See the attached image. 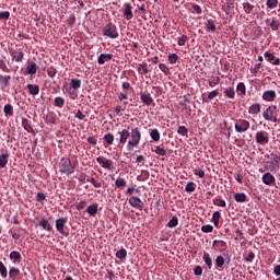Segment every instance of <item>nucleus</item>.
Segmentation results:
<instances>
[{
    "label": "nucleus",
    "instance_id": "obj_1",
    "mask_svg": "<svg viewBox=\"0 0 280 280\" xmlns=\"http://www.w3.org/2000/svg\"><path fill=\"white\" fill-rule=\"evenodd\" d=\"M142 135L139 128H122V130H118V145H126V150L128 152H132L135 148L141 143Z\"/></svg>",
    "mask_w": 280,
    "mask_h": 280
},
{
    "label": "nucleus",
    "instance_id": "obj_2",
    "mask_svg": "<svg viewBox=\"0 0 280 280\" xmlns=\"http://www.w3.org/2000/svg\"><path fill=\"white\" fill-rule=\"evenodd\" d=\"M126 194L127 196H130L129 205L133 207V209H139V211H143L145 203L138 196H133L135 187H128Z\"/></svg>",
    "mask_w": 280,
    "mask_h": 280
},
{
    "label": "nucleus",
    "instance_id": "obj_3",
    "mask_svg": "<svg viewBox=\"0 0 280 280\" xmlns=\"http://www.w3.org/2000/svg\"><path fill=\"white\" fill-rule=\"evenodd\" d=\"M59 172L61 174H66V176H70L71 174H74L75 167L72 165V161L70 159H61L59 163Z\"/></svg>",
    "mask_w": 280,
    "mask_h": 280
},
{
    "label": "nucleus",
    "instance_id": "obj_4",
    "mask_svg": "<svg viewBox=\"0 0 280 280\" xmlns=\"http://www.w3.org/2000/svg\"><path fill=\"white\" fill-rule=\"evenodd\" d=\"M278 106H268L266 110L262 113V117L266 121H272L273 124H277L278 121V115H277Z\"/></svg>",
    "mask_w": 280,
    "mask_h": 280
},
{
    "label": "nucleus",
    "instance_id": "obj_5",
    "mask_svg": "<svg viewBox=\"0 0 280 280\" xmlns=\"http://www.w3.org/2000/svg\"><path fill=\"white\" fill-rule=\"evenodd\" d=\"M103 35H105L106 37H110L112 39H116L117 37H119L116 24H113V22H108L107 24H105L103 28Z\"/></svg>",
    "mask_w": 280,
    "mask_h": 280
},
{
    "label": "nucleus",
    "instance_id": "obj_6",
    "mask_svg": "<svg viewBox=\"0 0 280 280\" xmlns=\"http://www.w3.org/2000/svg\"><path fill=\"white\" fill-rule=\"evenodd\" d=\"M11 58L14 60V62H18V65H21L25 58V51L24 48H12L10 50Z\"/></svg>",
    "mask_w": 280,
    "mask_h": 280
},
{
    "label": "nucleus",
    "instance_id": "obj_7",
    "mask_svg": "<svg viewBox=\"0 0 280 280\" xmlns=\"http://www.w3.org/2000/svg\"><path fill=\"white\" fill-rule=\"evenodd\" d=\"M234 128L236 132L242 135L244 132H247V130H249L250 124L249 121H247V119H236V124Z\"/></svg>",
    "mask_w": 280,
    "mask_h": 280
},
{
    "label": "nucleus",
    "instance_id": "obj_8",
    "mask_svg": "<svg viewBox=\"0 0 280 280\" xmlns=\"http://www.w3.org/2000/svg\"><path fill=\"white\" fill-rule=\"evenodd\" d=\"M255 141L259 145H267L270 141L268 132L266 130H259L255 135Z\"/></svg>",
    "mask_w": 280,
    "mask_h": 280
},
{
    "label": "nucleus",
    "instance_id": "obj_9",
    "mask_svg": "<svg viewBox=\"0 0 280 280\" xmlns=\"http://www.w3.org/2000/svg\"><path fill=\"white\" fill-rule=\"evenodd\" d=\"M67 222L68 218H58L55 222L57 231H59V233H61V235H63L65 237H69L70 235L69 231H65Z\"/></svg>",
    "mask_w": 280,
    "mask_h": 280
},
{
    "label": "nucleus",
    "instance_id": "obj_10",
    "mask_svg": "<svg viewBox=\"0 0 280 280\" xmlns=\"http://www.w3.org/2000/svg\"><path fill=\"white\" fill-rule=\"evenodd\" d=\"M38 69H39V66L38 63H36V61H28L24 70V75H36Z\"/></svg>",
    "mask_w": 280,
    "mask_h": 280
},
{
    "label": "nucleus",
    "instance_id": "obj_11",
    "mask_svg": "<svg viewBox=\"0 0 280 280\" xmlns=\"http://www.w3.org/2000/svg\"><path fill=\"white\" fill-rule=\"evenodd\" d=\"M96 162L104 168V170H108L112 171L113 170V161H110L109 159H106L105 156H97Z\"/></svg>",
    "mask_w": 280,
    "mask_h": 280
},
{
    "label": "nucleus",
    "instance_id": "obj_12",
    "mask_svg": "<svg viewBox=\"0 0 280 280\" xmlns=\"http://www.w3.org/2000/svg\"><path fill=\"white\" fill-rule=\"evenodd\" d=\"M261 180L264 185H268V187H272L273 185H276V176H273L271 172H266L265 174H262Z\"/></svg>",
    "mask_w": 280,
    "mask_h": 280
},
{
    "label": "nucleus",
    "instance_id": "obj_13",
    "mask_svg": "<svg viewBox=\"0 0 280 280\" xmlns=\"http://www.w3.org/2000/svg\"><path fill=\"white\" fill-rule=\"evenodd\" d=\"M264 57L268 62H270V65H275V67H279L280 57H276V55H273V52H270V50H266V52H264Z\"/></svg>",
    "mask_w": 280,
    "mask_h": 280
},
{
    "label": "nucleus",
    "instance_id": "obj_14",
    "mask_svg": "<svg viewBox=\"0 0 280 280\" xmlns=\"http://www.w3.org/2000/svg\"><path fill=\"white\" fill-rule=\"evenodd\" d=\"M113 52H101V55L97 57V63L105 65V62H109V60H113Z\"/></svg>",
    "mask_w": 280,
    "mask_h": 280
},
{
    "label": "nucleus",
    "instance_id": "obj_15",
    "mask_svg": "<svg viewBox=\"0 0 280 280\" xmlns=\"http://www.w3.org/2000/svg\"><path fill=\"white\" fill-rule=\"evenodd\" d=\"M279 165H280V154L272 153L270 159V172H275V170H277Z\"/></svg>",
    "mask_w": 280,
    "mask_h": 280
},
{
    "label": "nucleus",
    "instance_id": "obj_16",
    "mask_svg": "<svg viewBox=\"0 0 280 280\" xmlns=\"http://www.w3.org/2000/svg\"><path fill=\"white\" fill-rule=\"evenodd\" d=\"M124 7V15L126 20H132V18L135 16V13L132 12V4H130V2H125Z\"/></svg>",
    "mask_w": 280,
    "mask_h": 280
},
{
    "label": "nucleus",
    "instance_id": "obj_17",
    "mask_svg": "<svg viewBox=\"0 0 280 280\" xmlns=\"http://www.w3.org/2000/svg\"><path fill=\"white\" fill-rule=\"evenodd\" d=\"M212 246H214V248H217V250L220 253H223L228 248V244L224 242V240H214L212 242Z\"/></svg>",
    "mask_w": 280,
    "mask_h": 280
},
{
    "label": "nucleus",
    "instance_id": "obj_18",
    "mask_svg": "<svg viewBox=\"0 0 280 280\" xmlns=\"http://www.w3.org/2000/svg\"><path fill=\"white\" fill-rule=\"evenodd\" d=\"M262 100L264 102H275V100H277L276 91H265V93H262Z\"/></svg>",
    "mask_w": 280,
    "mask_h": 280
},
{
    "label": "nucleus",
    "instance_id": "obj_19",
    "mask_svg": "<svg viewBox=\"0 0 280 280\" xmlns=\"http://www.w3.org/2000/svg\"><path fill=\"white\" fill-rule=\"evenodd\" d=\"M223 96L226 100H235V97H236L235 89H233V86H229L228 89H223Z\"/></svg>",
    "mask_w": 280,
    "mask_h": 280
},
{
    "label": "nucleus",
    "instance_id": "obj_20",
    "mask_svg": "<svg viewBox=\"0 0 280 280\" xmlns=\"http://www.w3.org/2000/svg\"><path fill=\"white\" fill-rule=\"evenodd\" d=\"M141 102L145 104V106H152L154 100L150 93H141L140 94Z\"/></svg>",
    "mask_w": 280,
    "mask_h": 280
},
{
    "label": "nucleus",
    "instance_id": "obj_21",
    "mask_svg": "<svg viewBox=\"0 0 280 280\" xmlns=\"http://www.w3.org/2000/svg\"><path fill=\"white\" fill-rule=\"evenodd\" d=\"M138 73L139 75H148V73H150V68L147 61H142V63H138Z\"/></svg>",
    "mask_w": 280,
    "mask_h": 280
},
{
    "label": "nucleus",
    "instance_id": "obj_22",
    "mask_svg": "<svg viewBox=\"0 0 280 280\" xmlns=\"http://www.w3.org/2000/svg\"><path fill=\"white\" fill-rule=\"evenodd\" d=\"M261 113V104H252L248 108V114L256 117V115H259Z\"/></svg>",
    "mask_w": 280,
    "mask_h": 280
},
{
    "label": "nucleus",
    "instance_id": "obj_23",
    "mask_svg": "<svg viewBox=\"0 0 280 280\" xmlns=\"http://www.w3.org/2000/svg\"><path fill=\"white\" fill-rule=\"evenodd\" d=\"M27 90L30 95L36 96L39 95L40 89L37 84H27Z\"/></svg>",
    "mask_w": 280,
    "mask_h": 280
},
{
    "label": "nucleus",
    "instance_id": "obj_24",
    "mask_svg": "<svg viewBox=\"0 0 280 280\" xmlns=\"http://www.w3.org/2000/svg\"><path fill=\"white\" fill-rule=\"evenodd\" d=\"M11 74H0V82L4 89L10 86Z\"/></svg>",
    "mask_w": 280,
    "mask_h": 280
},
{
    "label": "nucleus",
    "instance_id": "obj_25",
    "mask_svg": "<svg viewBox=\"0 0 280 280\" xmlns=\"http://www.w3.org/2000/svg\"><path fill=\"white\" fill-rule=\"evenodd\" d=\"M10 154L8 152H4L0 155V167L5 168L9 163Z\"/></svg>",
    "mask_w": 280,
    "mask_h": 280
},
{
    "label": "nucleus",
    "instance_id": "obj_26",
    "mask_svg": "<svg viewBox=\"0 0 280 280\" xmlns=\"http://www.w3.org/2000/svg\"><path fill=\"white\" fill-rule=\"evenodd\" d=\"M205 264H207L208 268L211 269L213 266V259L210 255V253L205 252L202 257Z\"/></svg>",
    "mask_w": 280,
    "mask_h": 280
},
{
    "label": "nucleus",
    "instance_id": "obj_27",
    "mask_svg": "<svg viewBox=\"0 0 280 280\" xmlns=\"http://www.w3.org/2000/svg\"><path fill=\"white\" fill-rule=\"evenodd\" d=\"M220 211H214V213H212V222L217 229H220Z\"/></svg>",
    "mask_w": 280,
    "mask_h": 280
},
{
    "label": "nucleus",
    "instance_id": "obj_28",
    "mask_svg": "<svg viewBox=\"0 0 280 280\" xmlns=\"http://www.w3.org/2000/svg\"><path fill=\"white\" fill-rule=\"evenodd\" d=\"M20 272H21L20 268H15V267L10 268V271H9L10 279L12 280L18 279Z\"/></svg>",
    "mask_w": 280,
    "mask_h": 280
},
{
    "label": "nucleus",
    "instance_id": "obj_29",
    "mask_svg": "<svg viewBox=\"0 0 280 280\" xmlns=\"http://www.w3.org/2000/svg\"><path fill=\"white\" fill-rule=\"evenodd\" d=\"M0 70L4 73H9V68L7 66L5 57H3V55H0Z\"/></svg>",
    "mask_w": 280,
    "mask_h": 280
},
{
    "label": "nucleus",
    "instance_id": "obj_30",
    "mask_svg": "<svg viewBox=\"0 0 280 280\" xmlns=\"http://www.w3.org/2000/svg\"><path fill=\"white\" fill-rule=\"evenodd\" d=\"M4 115H5V117H13L14 109H13L12 104H5V106H4Z\"/></svg>",
    "mask_w": 280,
    "mask_h": 280
},
{
    "label": "nucleus",
    "instance_id": "obj_31",
    "mask_svg": "<svg viewBox=\"0 0 280 280\" xmlns=\"http://www.w3.org/2000/svg\"><path fill=\"white\" fill-rule=\"evenodd\" d=\"M150 137H151V139H152L153 141H155V142H159V141H160L161 135H160L158 128H153V129L151 130Z\"/></svg>",
    "mask_w": 280,
    "mask_h": 280
},
{
    "label": "nucleus",
    "instance_id": "obj_32",
    "mask_svg": "<svg viewBox=\"0 0 280 280\" xmlns=\"http://www.w3.org/2000/svg\"><path fill=\"white\" fill-rule=\"evenodd\" d=\"M86 211L90 215L95 217L98 213V205H90Z\"/></svg>",
    "mask_w": 280,
    "mask_h": 280
},
{
    "label": "nucleus",
    "instance_id": "obj_33",
    "mask_svg": "<svg viewBox=\"0 0 280 280\" xmlns=\"http://www.w3.org/2000/svg\"><path fill=\"white\" fill-rule=\"evenodd\" d=\"M10 259H12L14 262L21 261L22 255L19 250H12V253H10Z\"/></svg>",
    "mask_w": 280,
    "mask_h": 280
},
{
    "label": "nucleus",
    "instance_id": "obj_34",
    "mask_svg": "<svg viewBox=\"0 0 280 280\" xmlns=\"http://www.w3.org/2000/svg\"><path fill=\"white\" fill-rule=\"evenodd\" d=\"M22 127L24 128V130H26V132H34V128H32L28 119H22Z\"/></svg>",
    "mask_w": 280,
    "mask_h": 280
},
{
    "label": "nucleus",
    "instance_id": "obj_35",
    "mask_svg": "<svg viewBox=\"0 0 280 280\" xmlns=\"http://www.w3.org/2000/svg\"><path fill=\"white\" fill-rule=\"evenodd\" d=\"M243 9L245 13H252L255 9V4H252V2H243Z\"/></svg>",
    "mask_w": 280,
    "mask_h": 280
},
{
    "label": "nucleus",
    "instance_id": "obj_36",
    "mask_svg": "<svg viewBox=\"0 0 280 280\" xmlns=\"http://www.w3.org/2000/svg\"><path fill=\"white\" fill-rule=\"evenodd\" d=\"M114 140H115V137L112 132H108L107 135L104 136V141L107 143V145H113Z\"/></svg>",
    "mask_w": 280,
    "mask_h": 280
},
{
    "label": "nucleus",
    "instance_id": "obj_37",
    "mask_svg": "<svg viewBox=\"0 0 280 280\" xmlns=\"http://www.w3.org/2000/svg\"><path fill=\"white\" fill-rule=\"evenodd\" d=\"M159 156H166V150L161 148V145H155L154 150H152Z\"/></svg>",
    "mask_w": 280,
    "mask_h": 280
},
{
    "label": "nucleus",
    "instance_id": "obj_38",
    "mask_svg": "<svg viewBox=\"0 0 280 280\" xmlns=\"http://www.w3.org/2000/svg\"><path fill=\"white\" fill-rule=\"evenodd\" d=\"M81 86H82V80H77V79L71 80V88L74 91H79V89H81Z\"/></svg>",
    "mask_w": 280,
    "mask_h": 280
},
{
    "label": "nucleus",
    "instance_id": "obj_39",
    "mask_svg": "<svg viewBox=\"0 0 280 280\" xmlns=\"http://www.w3.org/2000/svg\"><path fill=\"white\" fill-rule=\"evenodd\" d=\"M215 264H217V268H223V266L225 264V258L223 257V255L217 256Z\"/></svg>",
    "mask_w": 280,
    "mask_h": 280
},
{
    "label": "nucleus",
    "instance_id": "obj_40",
    "mask_svg": "<svg viewBox=\"0 0 280 280\" xmlns=\"http://www.w3.org/2000/svg\"><path fill=\"white\" fill-rule=\"evenodd\" d=\"M39 225L45 230V231H52V226L48 220H42L39 222Z\"/></svg>",
    "mask_w": 280,
    "mask_h": 280
},
{
    "label": "nucleus",
    "instance_id": "obj_41",
    "mask_svg": "<svg viewBox=\"0 0 280 280\" xmlns=\"http://www.w3.org/2000/svg\"><path fill=\"white\" fill-rule=\"evenodd\" d=\"M178 222H179V220H178L177 215H174L172 218V220H170V222H167V226H170V229H175L176 226H178Z\"/></svg>",
    "mask_w": 280,
    "mask_h": 280
},
{
    "label": "nucleus",
    "instance_id": "obj_42",
    "mask_svg": "<svg viewBox=\"0 0 280 280\" xmlns=\"http://www.w3.org/2000/svg\"><path fill=\"white\" fill-rule=\"evenodd\" d=\"M236 91H237L238 93H241L242 95H246L247 89H246L244 82H238V84H237V86H236Z\"/></svg>",
    "mask_w": 280,
    "mask_h": 280
},
{
    "label": "nucleus",
    "instance_id": "obj_43",
    "mask_svg": "<svg viewBox=\"0 0 280 280\" xmlns=\"http://www.w3.org/2000/svg\"><path fill=\"white\" fill-rule=\"evenodd\" d=\"M127 256H128V250H126V248H120V250H117L116 253V257L118 259H126Z\"/></svg>",
    "mask_w": 280,
    "mask_h": 280
},
{
    "label": "nucleus",
    "instance_id": "obj_44",
    "mask_svg": "<svg viewBox=\"0 0 280 280\" xmlns=\"http://www.w3.org/2000/svg\"><path fill=\"white\" fill-rule=\"evenodd\" d=\"M234 200H236V202H246L247 196L246 194H235Z\"/></svg>",
    "mask_w": 280,
    "mask_h": 280
},
{
    "label": "nucleus",
    "instance_id": "obj_45",
    "mask_svg": "<svg viewBox=\"0 0 280 280\" xmlns=\"http://www.w3.org/2000/svg\"><path fill=\"white\" fill-rule=\"evenodd\" d=\"M177 60H179L177 52H172L171 55H168L170 65H176Z\"/></svg>",
    "mask_w": 280,
    "mask_h": 280
},
{
    "label": "nucleus",
    "instance_id": "obj_46",
    "mask_svg": "<svg viewBox=\"0 0 280 280\" xmlns=\"http://www.w3.org/2000/svg\"><path fill=\"white\" fill-rule=\"evenodd\" d=\"M0 275L3 279L8 277V268L4 266L3 261H0Z\"/></svg>",
    "mask_w": 280,
    "mask_h": 280
},
{
    "label": "nucleus",
    "instance_id": "obj_47",
    "mask_svg": "<svg viewBox=\"0 0 280 280\" xmlns=\"http://www.w3.org/2000/svg\"><path fill=\"white\" fill-rule=\"evenodd\" d=\"M279 4V0H267L266 1V7L268 9H276V7H278Z\"/></svg>",
    "mask_w": 280,
    "mask_h": 280
},
{
    "label": "nucleus",
    "instance_id": "obj_48",
    "mask_svg": "<svg viewBox=\"0 0 280 280\" xmlns=\"http://www.w3.org/2000/svg\"><path fill=\"white\" fill-rule=\"evenodd\" d=\"M66 104V101L63 100V97H55V106H57L58 108H63Z\"/></svg>",
    "mask_w": 280,
    "mask_h": 280
},
{
    "label": "nucleus",
    "instance_id": "obj_49",
    "mask_svg": "<svg viewBox=\"0 0 280 280\" xmlns=\"http://www.w3.org/2000/svg\"><path fill=\"white\" fill-rule=\"evenodd\" d=\"M126 185H127V183H126L125 178H117L115 180V186L116 187L124 188V187H126Z\"/></svg>",
    "mask_w": 280,
    "mask_h": 280
},
{
    "label": "nucleus",
    "instance_id": "obj_50",
    "mask_svg": "<svg viewBox=\"0 0 280 280\" xmlns=\"http://www.w3.org/2000/svg\"><path fill=\"white\" fill-rule=\"evenodd\" d=\"M47 73L49 78H56L57 68H54V66H49V68L47 69Z\"/></svg>",
    "mask_w": 280,
    "mask_h": 280
},
{
    "label": "nucleus",
    "instance_id": "obj_51",
    "mask_svg": "<svg viewBox=\"0 0 280 280\" xmlns=\"http://www.w3.org/2000/svg\"><path fill=\"white\" fill-rule=\"evenodd\" d=\"M159 69L165 74L170 75V68L166 63H159Z\"/></svg>",
    "mask_w": 280,
    "mask_h": 280
},
{
    "label": "nucleus",
    "instance_id": "obj_52",
    "mask_svg": "<svg viewBox=\"0 0 280 280\" xmlns=\"http://www.w3.org/2000/svg\"><path fill=\"white\" fill-rule=\"evenodd\" d=\"M186 191L188 194H192L194 191H196V187H195V183L194 182H189L186 185Z\"/></svg>",
    "mask_w": 280,
    "mask_h": 280
},
{
    "label": "nucleus",
    "instance_id": "obj_53",
    "mask_svg": "<svg viewBox=\"0 0 280 280\" xmlns=\"http://www.w3.org/2000/svg\"><path fill=\"white\" fill-rule=\"evenodd\" d=\"M187 39H188V35H182L180 37H178V46L185 47Z\"/></svg>",
    "mask_w": 280,
    "mask_h": 280
},
{
    "label": "nucleus",
    "instance_id": "obj_54",
    "mask_svg": "<svg viewBox=\"0 0 280 280\" xmlns=\"http://www.w3.org/2000/svg\"><path fill=\"white\" fill-rule=\"evenodd\" d=\"M86 182H88V183H91V184L93 185V187H95V188L102 187V183H98V182L96 180V178H94V177H92V178H86Z\"/></svg>",
    "mask_w": 280,
    "mask_h": 280
},
{
    "label": "nucleus",
    "instance_id": "obj_55",
    "mask_svg": "<svg viewBox=\"0 0 280 280\" xmlns=\"http://www.w3.org/2000/svg\"><path fill=\"white\" fill-rule=\"evenodd\" d=\"M177 132H178V135H182L183 137H187L188 128H186V126H179Z\"/></svg>",
    "mask_w": 280,
    "mask_h": 280
},
{
    "label": "nucleus",
    "instance_id": "obj_56",
    "mask_svg": "<svg viewBox=\"0 0 280 280\" xmlns=\"http://www.w3.org/2000/svg\"><path fill=\"white\" fill-rule=\"evenodd\" d=\"M219 95H220V91H219V90L211 91L210 93H208V100H209V101H212V100H214L215 97H218Z\"/></svg>",
    "mask_w": 280,
    "mask_h": 280
},
{
    "label": "nucleus",
    "instance_id": "obj_57",
    "mask_svg": "<svg viewBox=\"0 0 280 280\" xmlns=\"http://www.w3.org/2000/svg\"><path fill=\"white\" fill-rule=\"evenodd\" d=\"M77 22V16L74 13H72L71 15H69L68 20H67V24H69V26H73V24H75Z\"/></svg>",
    "mask_w": 280,
    "mask_h": 280
},
{
    "label": "nucleus",
    "instance_id": "obj_58",
    "mask_svg": "<svg viewBox=\"0 0 280 280\" xmlns=\"http://www.w3.org/2000/svg\"><path fill=\"white\" fill-rule=\"evenodd\" d=\"M201 231L203 233H212L213 226H212V224H205L203 226H201Z\"/></svg>",
    "mask_w": 280,
    "mask_h": 280
},
{
    "label": "nucleus",
    "instance_id": "obj_59",
    "mask_svg": "<svg viewBox=\"0 0 280 280\" xmlns=\"http://www.w3.org/2000/svg\"><path fill=\"white\" fill-rule=\"evenodd\" d=\"M213 205H217V207H226L225 200H221L220 198H214Z\"/></svg>",
    "mask_w": 280,
    "mask_h": 280
},
{
    "label": "nucleus",
    "instance_id": "obj_60",
    "mask_svg": "<svg viewBox=\"0 0 280 280\" xmlns=\"http://www.w3.org/2000/svg\"><path fill=\"white\" fill-rule=\"evenodd\" d=\"M270 26L272 28V31H278L279 26H280V22H278V20H276L275 18L271 20L270 22Z\"/></svg>",
    "mask_w": 280,
    "mask_h": 280
},
{
    "label": "nucleus",
    "instance_id": "obj_61",
    "mask_svg": "<svg viewBox=\"0 0 280 280\" xmlns=\"http://www.w3.org/2000/svg\"><path fill=\"white\" fill-rule=\"evenodd\" d=\"M255 257H256L255 253L253 250H249L247 256L245 257V261L252 262L254 261Z\"/></svg>",
    "mask_w": 280,
    "mask_h": 280
},
{
    "label": "nucleus",
    "instance_id": "obj_62",
    "mask_svg": "<svg viewBox=\"0 0 280 280\" xmlns=\"http://www.w3.org/2000/svg\"><path fill=\"white\" fill-rule=\"evenodd\" d=\"M10 15V11H0V20H9Z\"/></svg>",
    "mask_w": 280,
    "mask_h": 280
},
{
    "label": "nucleus",
    "instance_id": "obj_63",
    "mask_svg": "<svg viewBox=\"0 0 280 280\" xmlns=\"http://www.w3.org/2000/svg\"><path fill=\"white\" fill-rule=\"evenodd\" d=\"M194 174L199 176V178H205L206 172L203 170H194Z\"/></svg>",
    "mask_w": 280,
    "mask_h": 280
},
{
    "label": "nucleus",
    "instance_id": "obj_64",
    "mask_svg": "<svg viewBox=\"0 0 280 280\" xmlns=\"http://www.w3.org/2000/svg\"><path fill=\"white\" fill-rule=\"evenodd\" d=\"M207 26H208V28H210V31L217 30L215 22H213V20H208Z\"/></svg>",
    "mask_w": 280,
    "mask_h": 280
}]
</instances>
